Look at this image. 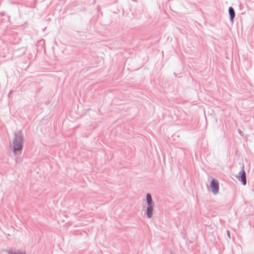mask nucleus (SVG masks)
<instances>
[{"label":"nucleus","instance_id":"f257e3e1","mask_svg":"<svg viewBox=\"0 0 254 254\" xmlns=\"http://www.w3.org/2000/svg\"><path fill=\"white\" fill-rule=\"evenodd\" d=\"M23 135L22 131L19 130L14 133V137L12 143V151L14 153H21L23 148Z\"/></svg>","mask_w":254,"mask_h":254},{"label":"nucleus","instance_id":"f03ea898","mask_svg":"<svg viewBox=\"0 0 254 254\" xmlns=\"http://www.w3.org/2000/svg\"><path fill=\"white\" fill-rule=\"evenodd\" d=\"M146 202L147 203V206L145 214L147 218L150 219L152 218L153 214L155 203L152 200L151 194L149 193H147L146 194Z\"/></svg>","mask_w":254,"mask_h":254},{"label":"nucleus","instance_id":"7ed1b4c3","mask_svg":"<svg viewBox=\"0 0 254 254\" xmlns=\"http://www.w3.org/2000/svg\"><path fill=\"white\" fill-rule=\"evenodd\" d=\"M209 187L214 195L217 194L219 192V183L218 181L213 178L210 182Z\"/></svg>","mask_w":254,"mask_h":254},{"label":"nucleus","instance_id":"20e7f679","mask_svg":"<svg viewBox=\"0 0 254 254\" xmlns=\"http://www.w3.org/2000/svg\"><path fill=\"white\" fill-rule=\"evenodd\" d=\"M236 178L239 181L241 182L242 184L245 186L247 184L246 173L244 170V166L242 167L241 170L239 172L238 175H237Z\"/></svg>","mask_w":254,"mask_h":254},{"label":"nucleus","instance_id":"39448f33","mask_svg":"<svg viewBox=\"0 0 254 254\" xmlns=\"http://www.w3.org/2000/svg\"><path fill=\"white\" fill-rule=\"evenodd\" d=\"M228 12L230 21L233 23L235 17V11L234 8L232 6H229L228 8Z\"/></svg>","mask_w":254,"mask_h":254},{"label":"nucleus","instance_id":"423d86ee","mask_svg":"<svg viewBox=\"0 0 254 254\" xmlns=\"http://www.w3.org/2000/svg\"><path fill=\"white\" fill-rule=\"evenodd\" d=\"M8 254H25L24 252H23L20 250H15L13 249H10L5 251Z\"/></svg>","mask_w":254,"mask_h":254},{"label":"nucleus","instance_id":"0eeeda50","mask_svg":"<svg viewBox=\"0 0 254 254\" xmlns=\"http://www.w3.org/2000/svg\"><path fill=\"white\" fill-rule=\"evenodd\" d=\"M227 236L228 237V238L229 239H230L231 238L230 232L229 230L227 231Z\"/></svg>","mask_w":254,"mask_h":254},{"label":"nucleus","instance_id":"6e6552de","mask_svg":"<svg viewBox=\"0 0 254 254\" xmlns=\"http://www.w3.org/2000/svg\"><path fill=\"white\" fill-rule=\"evenodd\" d=\"M12 91H10V92H9L8 94V97H10V95L11 94V93H12Z\"/></svg>","mask_w":254,"mask_h":254}]
</instances>
